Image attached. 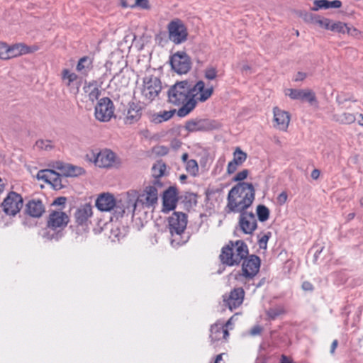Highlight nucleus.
Returning <instances> with one entry per match:
<instances>
[{
  "label": "nucleus",
  "mask_w": 363,
  "mask_h": 363,
  "mask_svg": "<svg viewBox=\"0 0 363 363\" xmlns=\"http://www.w3.org/2000/svg\"><path fill=\"white\" fill-rule=\"evenodd\" d=\"M255 198V189L252 183H238L229 191L225 209L228 213H240L249 208Z\"/></svg>",
  "instance_id": "nucleus-1"
},
{
  "label": "nucleus",
  "mask_w": 363,
  "mask_h": 363,
  "mask_svg": "<svg viewBox=\"0 0 363 363\" xmlns=\"http://www.w3.org/2000/svg\"><path fill=\"white\" fill-rule=\"evenodd\" d=\"M249 254L247 244L240 240L229 241L223 246L219 255L220 262L228 266H235L246 258Z\"/></svg>",
  "instance_id": "nucleus-2"
},
{
  "label": "nucleus",
  "mask_w": 363,
  "mask_h": 363,
  "mask_svg": "<svg viewBox=\"0 0 363 363\" xmlns=\"http://www.w3.org/2000/svg\"><path fill=\"white\" fill-rule=\"evenodd\" d=\"M190 100V82L187 80L176 82L168 91V101L180 106L177 113L179 117H185L190 113H182L181 111Z\"/></svg>",
  "instance_id": "nucleus-3"
},
{
  "label": "nucleus",
  "mask_w": 363,
  "mask_h": 363,
  "mask_svg": "<svg viewBox=\"0 0 363 363\" xmlns=\"http://www.w3.org/2000/svg\"><path fill=\"white\" fill-rule=\"evenodd\" d=\"M213 92V86L210 84H206L203 80H199L194 85L190 83V100L181 112L182 113H191L198 103L206 101L211 97Z\"/></svg>",
  "instance_id": "nucleus-4"
},
{
  "label": "nucleus",
  "mask_w": 363,
  "mask_h": 363,
  "mask_svg": "<svg viewBox=\"0 0 363 363\" xmlns=\"http://www.w3.org/2000/svg\"><path fill=\"white\" fill-rule=\"evenodd\" d=\"M261 260L255 255L247 256L242 259L241 271L231 273L230 277L233 278L238 284H245L247 281L252 280L258 274L260 268Z\"/></svg>",
  "instance_id": "nucleus-5"
},
{
  "label": "nucleus",
  "mask_w": 363,
  "mask_h": 363,
  "mask_svg": "<svg viewBox=\"0 0 363 363\" xmlns=\"http://www.w3.org/2000/svg\"><path fill=\"white\" fill-rule=\"evenodd\" d=\"M162 91L160 79L153 75L145 76L140 87V93L144 101L150 103L158 97Z\"/></svg>",
  "instance_id": "nucleus-6"
},
{
  "label": "nucleus",
  "mask_w": 363,
  "mask_h": 363,
  "mask_svg": "<svg viewBox=\"0 0 363 363\" xmlns=\"http://www.w3.org/2000/svg\"><path fill=\"white\" fill-rule=\"evenodd\" d=\"M23 200L21 194L11 191L1 203L3 211L8 216H14L23 207Z\"/></svg>",
  "instance_id": "nucleus-7"
},
{
  "label": "nucleus",
  "mask_w": 363,
  "mask_h": 363,
  "mask_svg": "<svg viewBox=\"0 0 363 363\" xmlns=\"http://www.w3.org/2000/svg\"><path fill=\"white\" fill-rule=\"evenodd\" d=\"M114 105L108 97L101 99L95 106L96 118L101 122H108L114 115Z\"/></svg>",
  "instance_id": "nucleus-8"
},
{
  "label": "nucleus",
  "mask_w": 363,
  "mask_h": 363,
  "mask_svg": "<svg viewBox=\"0 0 363 363\" xmlns=\"http://www.w3.org/2000/svg\"><path fill=\"white\" fill-rule=\"evenodd\" d=\"M169 38L175 44L184 42L188 35L186 28L180 19L172 21L167 26Z\"/></svg>",
  "instance_id": "nucleus-9"
},
{
  "label": "nucleus",
  "mask_w": 363,
  "mask_h": 363,
  "mask_svg": "<svg viewBox=\"0 0 363 363\" xmlns=\"http://www.w3.org/2000/svg\"><path fill=\"white\" fill-rule=\"evenodd\" d=\"M187 225V216L182 212H174L168 218V227L172 236L181 235Z\"/></svg>",
  "instance_id": "nucleus-10"
},
{
  "label": "nucleus",
  "mask_w": 363,
  "mask_h": 363,
  "mask_svg": "<svg viewBox=\"0 0 363 363\" xmlns=\"http://www.w3.org/2000/svg\"><path fill=\"white\" fill-rule=\"evenodd\" d=\"M257 228L255 215L252 212L245 211L240 213L237 230L246 235H252Z\"/></svg>",
  "instance_id": "nucleus-11"
},
{
  "label": "nucleus",
  "mask_w": 363,
  "mask_h": 363,
  "mask_svg": "<svg viewBox=\"0 0 363 363\" xmlns=\"http://www.w3.org/2000/svg\"><path fill=\"white\" fill-rule=\"evenodd\" d=\"M68 215L61 211H52L48 218L47 227L54 231L63 230L68 224Z\"/></svg>",
  "instance_id": "nucleus-12"
},
{
  "label": "nucleus",
  "mask_w": 363,
  "mask_h": 363,
  "mask_svg": "<svg viewBox=\"0 0 363 363\" xmlns=\"http://www.w3.org/2000/svg\"><path fill=\"white\" fill-rule=\"evenodd\" d=\"M170 63L172 68L179 74L187 73L191 65L190 58L184 52L174 53L171 57Z\"/></svg>",
  "instance_id": "nucleus-13"
},
{
  "label": "nucleus",
  "mask_w": 363,
  "mask_h": 363,
  "mask_svg": "<svg viewBox=\"0 0 363 363\" xmlns=\"http://www.w3.org/2000/svg\"><path fill=\"white\" fill-rule=\"evenodd\" d=\"M291 121V114L280 108H273V126L277 130L286 132Z\"/></svg>",
  "instance_id": "nucleus-14"
},
{
  "label": "nucleus",
  "mask_w": 363,
  "mask_h": 363,
  "mask_svg": "<svg viewBox=\"0 0 363 363\" xmlns=\"http://www.w3.org/2000/svg\"><path fill=\"white\" fill-rule=\"evenodd\" d=\"M158 201V191L155 186H147L140 193L139 203L143 207L154 208Z\"/></svg>",
  "instance_id": "nucleus-15"
},
{
  "label": "nucleus",
  "mask_w": 363,
  "mask_h": 363,
  "mask_svg": "<svg viewBox=\"0 0 363 363\" xmlns=\"http://www.w3.org/2000/svg\"><path fill=\"white\" fill-rule=\"evenodd\" d=\"M94 164L102 168L111 167L116 160L115 154L110 150L104 149L95 154L93 153Z\"/></svg>",
  "instance_id": "nucleus-16"
},
{
  "label": "nucleus",
  "mask_w": 363,
  "mask_h": 363,
  "mask_svg": "<svg viewBox=\"0 0 363 363\" xmlns=\"http://www.w3.org/2000/svg\"><path fill=\"white\" fill-rule=\"evenodd\" d=\"M39 48L37 45L28 46L23 43H16L11 45L7 44V55L6 60L17 57L26 54L33 53L38 50Z\"/></svg>",
  "instance_id": "nucleus-17"
},
{
  "label": "nucleus",
  "mask_w": 363,
  "mask_h": 363,
  "mask_svg": "<svg viewBox=\"0 0 363 363\" xmlns=\"http://www.w3.org/2000/svg\"><path fill=\"white\" fill-rule=\"evenodd\" d=\"M178 201V191L174 186H170L164 191L162 196L164 211H170L176 208Z\"/></svg>",
  "instance_id": "nucleus-18"
},
{
  "label": "nucleus",
  "mask_w": 363,
  "mask_h": 363,
  "mask_svg": "<svg viewBox=\"0 0 363 363\" xmlns=\"http://www.w3.org/2000/svg\"><path fill=\"white\" fill-rule=\"evenodd\" d=\"M231 319H229L228 321L223 325V323H216L213 325L211 328V344L214 347L217 346L216 342L222 340L226 339L229 335L227 327L230 324Z\"/></svg>",
  "instance_id": "nucleus-19"
},
{
  "label": "nucleus",
  "mask_w": 363,
  "mask_h": 363,
  "mask_svg": "<svg viewBox=\"0 0 363 363\" xmlns=\"http://www.w3.org/2000/svg\"><path fill=\"white\" fill-rule=\"evenodd\" d=\"M244 297L245 291L243 289L242 287H236L230 292L228 296L224 297L223 301L230 310L232 311L242 303Z\"/></svg>",
  "instance_id": "nucleus-20"
},
{
  "label": "nucleus",
  "mask_w": 363,
  "mask_h": 363,
  "mask_svg": "<svg viewBox=\"0 0 363 363\" xmlns=\"http://www.w3.org/2000/svg\"><path fill=\"white\" fill-rule=\"evenodd\" d=\"M116 206V200L110 193H102L96 200V206L101 211H111Z\"/></svg>",
  "instance_id": "nucleus-21"
},
{
  "label": "nucleus",
  "mask_w": 363,
  "mask_h": 363,
  "mask_svg": "<svg viewBox=\"0 0 363 363\" xmlns=\"http://www.w3.org/2000/svg\"><path fill=\"white\" fill-rule=\"evenodd\" d=\"M213 128L212 122L208 119H191L185 124V128L189 132L208 131Z\"/></svg>",
  "instance_id": "nucleus-22"
},
{
  "label": "nucleus",
  "mask_w": 363,
  "mask_h": 363,
  "mask_svg": "<svg viewBox=\"0 0 363 363\" xmlns=\"http://www.w3.org/2000/svg\"><path fill=\"white\" fill-rule=\"evenodd\" d=\"M286 95L294 100H306L311 104L316 102L315 94L311 89H289L286 91Z\"/></svg>",
  "instance_id": "nucleus-23"
},
{
  "label": "nucleus",
  "mask_w": 363,
  "mask_h": 363,
  "mask_svg": "<svg viewBox=\"0 0 363 363\" xmlns=\"http://www.w3.org/2000/svg\"><path fill=\"white\" fill-rule=\"evenodd\" d=\"M26 211L28 215L33 218H40L45 211V208L39 199H33L26 204Z\"/></svg>",
  "instance_id": "nucleus-24"
},
{
  "label": "nucleus",
  "mask_w": 363,
  "mask_h": 363,
  "mask_svg": "<svg viewBox=\"0 0 363 363\" xmlns=\"http://www.w3.org/2000/svg\"><path fill=\"white\" fill-rule=\"evenodd\" d=\"M92 206L89 203L81 206L74 213L75 220L79 225L85 224L88 219L92 216Z\"/></svg>",
  "instance_id": "nucleus-25"
},
{
  "label": "nucleus",
  "mask_w": 363,
  "mask_h": 363,
  "mask_svg": "<svg viewBox=\"0 0 363 363\" xmlns=\"http://www.w3.org/2000/svg\"><path fill=\"white\" fill-rule=\"evenodd\" d=\"M140 193L135 189H130L126 192L125 208L128 212L134 213L139 203Z\"/></svg>",
  "instance_id": "nucleus-26"
},
{
  "label": "nucleus",
  "mask_w": 363,
  "mask_h": 363,
  "mask_svg": "<svg viewBox=\"0 0 363 363\" xmlns=\"http://www.w3.org/2000/svg\"><path fill=\"white\" fill-rule=\"evenodd\" d=\"M142 115V108L141 107L133 103L130 105L129 108L127 112V115L125 116V123L132 124L136 121H138Z\"/></svg>",
  "instance_id": "nucleus-27"
},
{
  "label": "nucleus",
  "mask_w": 363,
  "mask_h": 363,
  "mask_svg": "<svg viewBox=\"0 0 363 363\" xmlns=\"http://www.w3.org/2000/svg\"><path fill=\"white\" fill-rule=\"evenodd\" d=\"M38 178L52 184H55L60 181V175L52 169H43L39 171Z\"/></svg>",
  "instance_id": "nucleus-28"
},
{
  "label": "nucleus",
  "mask_w": 363,
  "mask_h": 363,
  "mask_svg": "<svg viewBox=\"0 0 363 363\" xmlns=\"http://www.w3.org/2000/svg\"><path fill=\"white\" fill-rule=\"evenodd\" d=\"M78 79V75L67 68L63 69L61 72L62 82L67 87L71 88Z\"/></svg>",
  "instance_id": "nucleus-29"
},
{
  "label": "nucleus",
  "mask_w": 363,
  "mask_h": 363,
  "mask_svg": "<svg viewBox=\"0 0 363 363\" xmlns=\"http://www.w3.org/2000/svg\"><path fill=\"white\" fill-rule=\"evenodd\" d=\"M314 6L312 8L313 11H318L321 9H327L330 8L338 9L342 6V3L339 0L332 1L328 0H316L313 3Z\"/></svg>",
  "instance_id": "nucleus-30"
},
{
  "label": "nucleus",
  "mask_w": 363,
  "mask_h": 363,
  "mask_svg": "<svg viewBox=\"0 0 363 363\" xmlns=\"http://www.w3.org/2000/svg\"><path fill=\"white\" fill-rule=\"evenodd\" d=\"M84 89L88 94L89 99L92 101L96 100L101 94L95 82H89L84 87Z\"/></svg>",
  "instance_id": "nucleus-31"
},
{
  "label": "nucleus",
  "mask_w": 363,
  "mask_h": 363,
  "mask_svg": "<svg viewBox=\"0 0 363 363\" xmlns=\"http://www.w3.org/2000/svg\"><path fill=\"white\" fill-rule=\"evenodd\" d=\"M167 166L162 160L157 161L152 168V174L155 178H160L164 175Z\"/></svg>",
  "instance_id": "nucleus-32"
},
{
  "label": "nucleus",
  "mask_w": 363,
  "mask_h": 363,
  "mask_svg": "<svg viewBox=\"0 0 363 363\" xmlns=\"http://www.w3.org/2000/svg\"><path fill=\"white\" fill-rule=\"evenodd\" d=\"M185 169L186 172L192 176L196 177L199 173V167L196 160L191 159L185 164Z\"/></svg>",
  "instance_id": "nucleus-33"
},
{
  "label": "nucleus",
  "mask_w": 363,
  "mask_h": 363,
  "mask_svg": "<svg viewBox=\"0 0 363 363\" xmlns=\"http://www.w3.org/2000/svg\"><path fill=\"white\" fill-rule=\"evenodd\" d=\"M337 122L343 124H351L356 120L355 116L350 113H343L341 115L335 116Z\"/></svg>",
  "instance_id": "nucleus-34"
},
{
  "label": "nucleus",
  "mask_w": 363,
  "mask_h": 363,
  "mask_svg": "<svg viewBox=\"0 0 363 363\" xmlns=\"http://www.w3.org/2000/svg\"><path fill=\"white\" fill-rule=\"evenodd\" d=\"M84 173L82 167L69 164L66 167L65 174L68 177H77Z\"/></svg>",
  "instance_id": "nucleus-35"
},
{
  "label": "nucleus",
  "mask_w": 363,
  "mask_h": 363,
  "mask_svg": "<svg viewBox=\"0 0 363 363\" xmlns=\"http://www.w3.org/2000/svg\"><path fill=\"white\" fill-rule=\"evenodd\" d=\"M257 214L258 219L261 222H264L269 217V210L264 205H259L257 207Z\"/></svg>",
  "instance_id": "nucleus-36"
},
{
  "label": "nucleus",
  "mask_w": 363,
  "mask_h": 363,
  "mask_svg": "<svg viewBox=\"0 0 363 363\" xmlns=\"http://www.w3.org/2000/svg\"><path fill=\"white\" fill-rule=\"evenodd\" d=\"M92 63L91 60L87 57L84 56L81 57L77 65L76 69L77 72H81L84 70L86 68H88L89 65Z\"/></svg>",
  "instance_id": "nucleus-37"
},
{
  "label": "nucleus",
  "mask_w": 363,
  "mask_h": 363,
  "mask_svg": "<svg viewBox=\"0 0 363 363\" xmlns=\"http://www.w3.org/2000/svg\"><path fill=\"white\" fill-rule=\"evenodd\" d=\"M233 156L235 160L238 161L241 164H243L247 158V153L242 151L240 147H236L235 148Z\"/></svg>",
  "instance_id": "nucleus-38"
},
{
  "label": "nucleus",
  "mask_w": 363,
  "mask_h": 363,
  "mask_svg": "<svg viewBox=\"0 0 363 363\" xmlns=\"http://www.w3.org/2000/svg\"><path fill=\"white\" fill-rule=\"evenodd\" d=\"M242 164L235 160L234 158L231 161H230L227 165L226 173L228 175H231L234 174L238 168L240 167Z\"/></svg>",
  "instance_id": "nucleus-39"
},
{
  "label": "nucleus",
  "mask_w": 363,
  "mask_h": 363,
  "mask_svg": "<svg viewBox=\"0 0 363 363\" xmlns=\"http://www.w3.org/2000/svg\"><path fill=\"white\" fill-rule=\"evenodd\" d=\"M218 76V70L216 67L210 66L204 70V77L208 80H213Z\"/></svg>",
  "instance_id": "nucleus-40"
},
{
  "label": "nucleus",
  "mask_w": 363,
  "mask_h": 363,
  "mask_svg": "<svg viewBox=\"0 0 363 363\" xmlns=\"http://www.w3.org/2000/svg\"><path fill=\"white\" fill-rule=\"evenodd\" d=\"M169 147L165 145H158L152 147V153L157 156H164L169 152Z\"/></svg>",
  "instance_id": "nucleus-41"
},
{
  "label": "nucleus",
  "mask_w": 363,
  "mask_h": 363,
  "mask_svg": "<svg viewBox=\"0 0 363 363\" xmlns=\"http://www.w3.org/2000/svg\"><path fill=\"white\" fill-rule=\"evenodd\" d=\"M35 147L40 150H50L52 148V141L49 140H38L35 143Z\"/></svg>",
  "instance_id": "nucleus-42"
},
{
  "label": "nucleus",
  "mask_w": 363,
  "mask_h": 363,
  "mask_svg": "<svg viewBox=\"0 0 363 363\" xmlns=\"http://www.w3.org/2000/svg\"><path fill=\"white\" fill-rule=\"evenodd\" d=\"M249 174L250 172L248 169H242L235 175L233 178V181L238 183L244 182L243 181L248 177Z\"/></svg>",
  "instance_id": "nucleus-43"
},
{
  "label": "nucleus",
  "mask_w": 363,
  "mask_h": 363,
  "mask_svg": "<svg viewBox=\"0 0 363 363\" xmlns=\"http://www.w3.org/2000/svg\"><path fill=\"white\" fill-rule=\"evenodd\" d=\"M134 6L139 7L141 9L149 11L152 6L149 0H135Z\"/></svg>",
  "instance_id": "nucleus-44"
},
{
  "label": "nucleus",
  "mask_w": 363,
  "mask_h": 363,
  "mask_svg": "<svg viewBox=\"0 0 363 363\" xmlns=\"http://www.w3.org/2000/svg\"><path fill=\"white\" fill-rule=\"evenodd\" d=\"M264 327L257 324L252 327L248 331V334L251 336H257L262 334Z\"/></svg>",
  "instance_id": "nucleus-45"
},
{
  "label": "nucleus",
  "mask_w": 363,
  "mask_h": 363,
  "mask_svg": "<svg viewBox=\"0 0 363 363\" xmlns=\"http://www.w3.org/2000/svg\"><path fill=\"white\" fill-rule=\"evenodd\" d=\"M176 112L175 110L172 111H164L161 112L158 116L160 118V121H166L169 119H170Z\"/></svg>",
  "instance_id": "nucleus-46"
},
{
  "label": "nucleus",
  "mask_w": 363,
  "mask_h": 363,
  "mask_svg": "<svg viewBox=\"0 0 363 363\" xmlns=\"http://www.w3.org/2000/svg\"><path fill=\"white\" fill-rule=\"evenodd\" d=\"M270 233H268L267 234L263 235L262 237L259 238L258 244L260 248L266 249L267 245V242L270 237Z\"/></svg>",
  "instance_id": "nucleus-47"
},
{
  "label": "nucleus",
  "mask_w": 363,
  "mask_h": 363,
  "mask_svg": "<svg viewBox=\"0 0 363 363\" xmlns=\"http://www.w3.org/2000/svg\"><path fill=\"white\" fill-rule=\"evenodd\" d=\"M7 55V43L0 41V59L6 60Z\"/></svg>",
  "instance_id": "nucleus-48"
},
{
  "label": "nucleus",
  "mask_w": 363,
  "mask_h": 363,
  "mask_svg": "<svg viewBox=\"0 0 363 363\" xmlns=\"http://www.w3.org/2000/svg\"><path fill=\"white\" fill-rule=\"evenodd\" d=\"M288 195L286 191H282L277 198V203L279 205L284 204L287 201Z\"/></svg>",
  "instance_id": "nucleus-49"
},
{
  "label": "nucleus",
  "mask_w": 363,
  "mask_h": 363,
  "mask_svg": "<svg viewBox=\"0 0 363 363\" xmlns=\"http://www.w3.org/2000/svg\"><path fill=\"white\" fill-rule=\"evenodd\" d=\"M66 201L67 199L65 197L60 196L55 199L52 204L54 206H64L66 203Z\"/></svg>",
  "instance_id": "nucleus-50"
},
{
  "label": "nucleus",
  "mask_w": 363,
  "mask_h": 363,
  "mask_svg": "<svg viewBox=\"0 0 363 363\" xmlns=\"http://www.w3.org/2000/svg\"><path fill=\"white\" fill-rule=\"evenodd\" d=\"M302 289L306 291H312L314 289V287L310 281H306L302 284Z\"/></svg>",
  "instance_id": "nucleus-51"
},
{
  "label": "nucleus",
  "mask_w": 363,
  "mask_h": 363,
  "mask_svg": "<svg viewBox=\"0 0 363 363\" xmlns=\"http://www.w3.org/2000/svg\"><path fill=\"white\" fill-rule=\"evenodd\" d=\"M182 145V142L177 139H174L171 142V146L174 149H177Z\"/></svg>",
  "instance_id": "nucleus-52"
},
{
  "label": "nucleus",
  "mask_w": 363,
  "mask_h": 363,
  "mask_svg": "<svg viewBox=\"0 0 363 363\" xmlns=\"http://www.w3.org/2000/svg\"><path fill=\"white\" fill-rule=\"evenodd\" d=\"M320 171L318 169H315L311 172V177L313 179H317L320 177Z\"/></svg>",
  "instance_id": "nucleus-53"
},
{
  "label": "nucleus",
  "mask_w": 363,
  "mask_h": 363,
  "mask_svg": "<svg viewBox=\"0 0 363 363\" xmlns=\"http://www.w3.org/2000/svg\"><path fill=\"white\" fill-rule=\"evenodd\" d=\"M306 77V74L304 72H298L296 78V81H302Z\"/></svg>",
  "instance_id": "nucleus-54"
},
{
  "label": "nucleus",
  "mask_w": 363,
  "mask_h": 363,
  "mask_svg": "<svg viewBox=\"0 0 363 363\" xmlns=\"http://www.w3.org/2000/svg\"><path fill=\"white\" fill-rule=\"evenodd\" d=\"M280 363H294L293 361L288 357L282 355L280 359Z\"/></svg>",
  "instance_id": "nucleus-55"
},
{
  "label": "nucleus",
  "mask_w": 363,
  "mask_h": 363,
  "mask_svg": "<svg viewBox=\"0 0 363 363\" xmlns=\"http://www.w3.org/2000/svg\"><path fill=\"white\" fill-rule=\"evenodd\" d=\"M338 342L337 340H333L330 347V353L334 354L335 349L337 348Z\"/></svg>",
  "instance_id": "nucleus-56"
},
{
  "label": "nucleus",
  "mask_w": 363,
  "mask_h": 363,
  "mask_svg": "<svg viewBox=\"0 0 363 363\" xmlns=\"http://www.w3.org/2000/svg\"><path fill=\"white\" fill-rule=\"evenodd\" d=\"M182 161L186 164L187 163L188 161H189V155L187 152H184L182 155Z\"/></svg>",
  "instance_id": "nucleus-57"
},
{
  "label": "nucleus",
  "mask_w": 363,
  "mask_h": 363,
  "mask_svg": "<svg viewBox=\"0 0 363 363\" xmlns=\"http://www.w3.org/2000/svg\"><path fill=\"white\" fill-rule=\"evenodd\" d=\"M355 216H356V215H355V213H350L347 215V221H350V220H352V219H354V218Z\"/></svg>",
  "instance_id": "nucleus-58"
},
{
  "label": "nucleus",
  "mask_w": 363,
  "mask_h": 363,
  "mask_svg": "<svg viewBox=\"0 0 363 363\" xmlns=\"http://www.w3.org/2000/svg\"><path fill=\"white\" fill-rule=\"evenodd\" d=\"M223 362L222 354H218L216 357V360H215V363H224V362Z\"/></svg>",
  "instance_id": "nucleus-59"
},
{
  "label": "nucleus",
  "mask_w": 363,
  "mask_h": 363,
  "mask_svg": "<svg viewBox=\"0 0 363 363\" xmlns=\"http://www.w3.org/2000/svg\"><path fill=\"white\" fill-rule=\"evenodd\" d=\"M359 118H361L359 121V124L362 126H363V114L360 113L359 114Z\"/></svg>",
  "instance_id": "nucleus-60"
},
{
  "label": "nucleus",
  "mask_w": 363,
  "mask_h": 363,
  "mask_svg": "<svg viewBox=\"0 0 363 363\" xmlns=\"http://www.w3.org/2000/svg\"><path fill=\"white\" fill-rule=\"evenodd\" d=\"M4 187V184L2 181V179L0 178V192L3 191Z\"/></svg>",
  "instance_id": "nucleus-61"
},
{
  "label": "nucleus",
  "mask_w": 363,
  "mask_h": 363,
  "mask_svg": "<svg viewBox=\"0 0 363 363\" xmlns=\"http://www.w3.org/2000/svg\"><path fill=\"white\" fill-rule=\"evenodd\" d=\"M186 178H187V176H186V175H185V174H182V175H180V177H179V179H180V180H181L182 182H183V181L186 180Z\"/></svg>",
  "instance_id": "nucleus-62"
},
{
  "label": "nucleus",
  "mask_w": 363,
  "mask_h": 363,
  "mask_svg": "<svg viewBox=\"0 0 363 363\" xmlns=\"http://www.w3.org/2000/svg\"><path fill=\"white\" fill-rule=\"evenodd\" d=\"M360 203L362 206H363V197L362 198L361 201H360Z\"/></svg>",
  "instance_id": "nucleus-63"
},
{
  "label": "nucleus",
  "mask_w": 363,
  "mask_h": 363,
  "mask_svg": "<svg viewBox=\"0 0 363 363\" xmlns=\"http://www.w3.org/2000/svg\"><path fill=\"white\" fill-rule=\"evenodd\" d=\"M350 100H351L352 101H353V102H356V101H357V100H355V99H350Z\"/></svg>",
  "instance_id": "nucleus-64"
}]
</instances>
